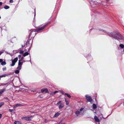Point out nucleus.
Returning a JSON list of instances; mask_svg holds the SVG:
<instances>
[{"mask_svg":"<svg viewBox=\"0 0 124 124\" xmlns=\"http://www.w3.org/2000/svg\"><path fill=\"white\" fill-rule=\"evenodd\" d=\"M107 33L109 36L118 40H122L123 39V36L118 31H114L112 32Z\"/></svg>","mask_w":124,"mask_h":124,"instance_id":"1","label":"nucleus"},{"mask_svg":"<svg viewBox=\"0 0 124 124\" xmlns=\"http://www.w3.org/2000/svg\"><path fill=\"white\" fill-rule=\"evenodd\" d=\"M47 23L46 24L44 25L42 27H40L38 28L35 29V32H39L40 31H42L44 29L46 26L49 23Z\"/></svg>","mask_w":124,"mask_h":124,"instance_id":"2","label":"nucleus"},{"mask_svg":"<svg viewBox=\"0 0 124 124\" xmlns=\"http://www.w3.org/2000/svg\"><path fill=\"white\" fill-rule=\"evenodd\" d=\"M83 109H80L79 110L76 111L75 114L77 116L80 115H83Z\"/></svg>","mask_w":124,"mask_h":124,"instance_id":"3","label":"nucleus"},{"mask_svg":"<svg viewBox=\"0 0 124 124\" xmlns=\"http://www.w3.org/2000/svg\"><path fill=\"white\" fill-rule=\"evenodd\" d=\"M35 31H31L28 37V38L29 39H31V38H33L36 35V33H35Z\"/></svg>","mask_w":124,"mask_h":124,"instance_id":"4","label":"nucleus"},{"mask_svg":"<svg viewBox=\"0 0 124 124\" xmlns=\"http://www.w3.org/2000/svg\"><path fill=\"white\" fill-rule=\"evenodd\" d=\"M18 60V58L17 57L15 58L13 60H11V61H12V63L11 64H10V66H14L15 65V63L17 62Z\"/></svg>","mask_w":124,"mask_h":124,"instance_id":"5","label":"nucleus"},{"mask_svg":"<svg viewBox=\"0 0 124 124\" xmlns=\"http://www.w3.org/2000/svg\"><path fill=\"white\" fill-rule=\"evenodd\" d=\"M85 97L86 98V99L88 102H91L92 101V99L91 97L90 96L87 94L85 95Z\"/></svg>","mask_w":124,"mask_h":124,"instance_id":"6","label":"nucleus"},{"mask_svg":"<svg viewBox=\"0 0 124 124\" xmlns=\"http://www.w3.org/2000/svg\"><path fill=\"white\" fill-rule=\"evenodd\" d=\"M33 116H31L30 117H22V119H24L25 120L28 121H30L31 120V118H32Z\"/></svg>","mask_w":124,"mask_h":124,"instance_id":"7","label":"nucleus"},{"mask_svg":"<svg viewBox=\"0 0 124 124\" xmlns=\"http://www.w3.org/2000/svg\"><path fill=\"white\" fill-rule=\"evenodd\" d=\"M41 91L42 93L45 92L46 93H48L49 92L47 88L43 89H41Z\"/></svg>","mask_w":124,"mask_h":124,"instance_id":"8","label":"nucleus"},{"mask_svg":"<svg viewBox=\"0 0 124 124\" xmlns=\"http://www.w3.org/2000/svg\"><path fill=\"white\" fill-rule=\"evenodd\" d=\"M21 106H23V105L21 103H18L15 104L13 107V108H16L17 107Z\"/></svg>","mask_w":124,"mask_h":124,"instance_id":"9","label":"nucleus"},{"mask_svg":"<svg viewBox=\"0 0 124 124\" xmlns=\"http://www.w3.org/2000/svg\"><path fill=\"white\" fill-rule=\"evenodd\" d=\"M94 119L96 122H99L100 121L99 119L96 115L94 117Z\"/></svg>","mask_w":124,"mask_h":124,"instance_id":"10","label":"nucleus"},{"mask_svg":"<svg viewBox=\"0 0 124 124\" xmlns=\"http://www.w3.org/2000/svg\"><path fill=\"white\" fill-rule=\"evenodd\" d=\"M31 40V39H29L28 38V39L27 40V42L25 44V45L26 46H29V45L30 44L29 43L30 41Z\"/></svg>","mask_w":124,"mask_h":124,"instance_id":"11","label":"nucleus"},{"mask_svg":"<svg viewBox=\"0 0 124 124\" xmlns=\"http://www.w3.org/2000/svg\"><path fill=\"white\" fill-rule=\"evenodd\" d=\"M21 61L20 60H19L18 61V65L22 66V65L23 63V62H21Z\"/></svg>","mask_w":124,"mask_h":124,"instance_id":"12","label":"nucleus"},{"mask_svg":"<svg viewBox=\"0 0 124 124\" xmlns=\"http://www.w3.org/2000/svg\"><path fill=\"white\" fill-rule=\"evenodd\" d=\"M60 115V113H58V112H57L54 115V117H57L59 115Z\"/></svg>","mask_w":124,"mask_h":124,"instance_id":"13","label":"nucleus"},{"mask_svg":"<svg viewBox=\"0 0 124 124\" xmlns=\"http://www.w3.org/2000/svg\"><path fill=\"white\" fill-rule=\"evenodd\" d=\"M8 75H9V74H3L2 75L0 76L1 78L3 77H5L6 76H8Z\"/></svg>","mask_w":124,"mask_h":124,"instance_id":"14","label":"nucleus"},{"mask_svg":"<svg viewBox=\"0 0 124 124\" xmlns=\"http://www.w3.org/2000/svg\"><path fill=\"white\" fill-rule=\"evenodd\" d=\"M64 94L66 95L67 97H68L69 98H70L71 97V95L68 93H65Z\"/></svg>","mask_w":124,"mask_h":124,"instance_id":"15","label":"nucleus"},{"mask_svg":"<svg viewBox=\"0 0 124 124\" xmlns=\"http://www.w3.org/2000/svg\"><path fill=\"white\" fill-rule=\"evenodd\" d=\"M29 53H28L27 52H26L24 53L23 54V56L24 57H25L26 56L28 55Z\"/></svg>","mask_w":124,"mask_h":124,"instance_id":"16","label":"nucleus"},{"mask_svg":"<svg viewBox=\"0 0 124 124\" xmlns=\"http://www.w3.org/2000/svg\"><path fill=\"white\" fill-rule=\"evenodd\" d=\"M63 106V104H62L61 103L60 105L59 106V108H62Z\"/></svg>","mask_w":124,"mask_h":124,"instance_id":"17","label":"nucleus"},{"mask_svg":"<svg viewBox=\"0 0 124 124\" xmlns=\"http://www.w3.org/2000/svg\"><path fill=\"white\" fill-rule=\"evenodd\" d=\"M93 108H96L97 106L95 104H93Z\"/></svg>","mask_w":124,"mask_h":124,"instance_id":"18","label":"nucleus"},{"mask_svg":"<svg viewBox=\"0 0 124 124\" xmlns=\"http://www.w3.org/2000/svg\"><path fill=\"white\" fill-rule=\"evenodd\" d=\"M15 109H9V111L12 113H14V111H15Z\"/></svg>","mask_w":124,"mask_h":124,"instance_id":"19","label":"nucleus"},{"mask_svg":"<svg viewBox=\"0 0 124 124\" xmlns=\"http://www.w3.org/2000/svg\"><path fill=\"white\" fill-rule=\"evenodd\" d=\"M21 67L22 66L18 65V66L17 68V69L19 70L21 69Z\"/></svg>","mask_w":124,"mask_h":124,"instance_id":"20","label":"nucleus"},{"mask_svg":"<svg viewBox=\"0 0 124 124\" xmlns=\"http://www.w3.org/2000/svg\"><path fill=\"white\" fill-rule=\"evenodd\" d=\"M9 8L10 7L9 6L7 5H6L4 7V8L5 9H9Z\"/></svg>","mask_w":124,"mask_h":124,"instance_id":"21","label":"nucleus"},{"mask_svg":"<svg viewBox=\"0 0 124 124\" xmlns=\"http://www.w3.org/2000/svg\"><path fill=\"white\" fill-rule=\"evenodd\" d=\"M6 64V63L5 62L2 61L1 62V64L2 65H4Z\"/></svg>","mask_w":124,"mask_h":124,"instance_id":"22","label":"nucleus"},{"mask_svg":"<svg viewBox=\"0 0 124 124\" xmlns=\"http://www.w3.org/2000/svg\"><path fill=\"white\" fill-rule=\"evenodd\" d=\"M6 90L5 89H3L1 90V91H0V92L1 94H2V93L4 92Z\"/></svg>","mask_w":124,"mask_h":124,"instance_id":"23","label":"nucleus"},{"mask_svg":"<svg viewBox=\"0 0 124 124\" xmlns=\"http://www.w3.org/2000/svg\"><path fill=\"white\" fill-rule=\"evenodd\" d=\"M15 72L16 74H18L19 72V70H16L15 71Z\"/></svg>","mask_w":124,"mask_h":124,"instance_id":"24","label":"nucleus"},{"mask_svg":"<svg viewBox=\"0 0 124 124\" xmlns=\"http://www.w3.org/2000/svg\"><path fill=\"white\" fill-rule=\"evenodd\" d=\"M65 101L66 102V104L68 105L69 104V101H67L66 98L65 99Z\"/></svg>","mask_w":124,"mask_h":124,"instance_id":"25","label":"nucleus"},{"mask_svg":"<svg viewBox=\"0 0 124 124\" xmlns=\"http://www.w3.org/2000/svg\"><path fill=\"white\" fill-rule=\"evenodd\" d=\"M15 124H21L20 122L19 121H15L14 122Z\"/></svg>","mask_w":124,"mask_h":124,"instance_id":"26","label":"nucleus"},{"mask_svg":"<svg viewBox=\"0 0 124 124\" xmlns=\"http://www.w3.org/2000/svg\"><path fill=\"white\" fill-rule=\"evenodd\" d=\"M119 46L122 48H123L124 47V45L123 44H120V45Z\"/></svg>","mask_w":124,"mask_h":124,"instance_id":"27","label":"nucleus"},{"mask_svg":"<svg viewBox=\"0 0 124 124\" xmlns=\"http://www.w3.org/2000/svg\"><path fill=\"white\" fill-rule=\"evenodd\" d=\"M24 51L23 50H21L19 52V53L21 54H22L23 53Z\"/></svg>","mask_w":124,"mask_h":124,"instance_id":"28","label":"nucleus"},{"mask_svg":"<svg viewBox=\"0 0 124 124\" xmlns=\"http://www.w3.org/2000/svg\"><path fill=\"white\" fill-rule=\"evenodd\" d=\"M96 109H91L92 111H93L94 113H96Z\"/></svg>","mask_w":124,"mask_h":124,"instance_id":"29","label":"nucleus"},{"mask_svg":"<svg viewBox=\"0 0 124 124\" xmlns=\"http://www.w3.org/2000/svg\"><path fill=\"white\" fill-rule=\"evenodd\" d=\"M4 104L3 102H1L0 103V108Z\"/></svg>","mask_w":124,"mask_h":124,"instance_id":"30","label":"nucleus"},{"mask_svg":"<svg viewBox=\"0 0 124 124\" xmlns=\"http://www.w3.org/2000/svg\"><path fill=\"white\" fill-rule=\"evenodd\" d=\"M61 101H60L58 102L57 104V105H59L60 104H61Z\"/></svg>","mask_w":124,"mask_h":124,"instance_id":"31","label":"nucleus"},{"mask_svg":"<svg viewBox=\"0 0 124 124\" xmlns=\"http://www.w3.org/2000/svg\"><path fill=\"white\" fill-rule=\"evenodd\" d=\"M6 69V67H4L2 68L3 70V71L5 70Z\"/></svg>","mask_w":124,"mask_h":124,"instance_id":"32","label":"nucleus"},{"mask_svg":"<svg viewBox=\"0 0 124 124\" xmlns=\"http://www.w3.org/2000/svg\"><path fill=\"white\" fill-rule=\"evenodd\" d=\"M58 92V91H54V94H55L56 93H57Z\"/></svg>","mask_w":124,"mask_h":124,"instance_id":"33","label":"nucleus"},{"mask_svg":"<svg viewBox=\"0 0 124 124\" xmlns=\"http://www.w3.org/2000/svg\"><path fill=\"white\" fill-rule=\"evenodd\" d=\"M9 2L10 3H12L13 2V0H9Z\"/></svg>","mask_w":124,"mask_h":124,"instance_id":"34","label":"nucleus"},{"mask_svg":"<svg viewBox=\"0 0 124 124\" xmlns=\"http://www.w3.org/2000/svg\"><path fill=\"white\" fill-rule=\"evenodd\" d=\"M23 59H24V57H21L20 60L21 61H22Z\"/></svg>","mask_w":124,"mask_h":124,"instance_id":"35","label":"nucleus"},{"mask_svg":"<svg viewBox=\"0 0 124 124\" xmlns=\"http://www.w3.org/2000/svg\"><path fill=\"white\" fill-rule=\"evenodd\" d=\"M61 93L62 94H64V92L62 91H60Z\"/></svg>","mask_w":124,"mask_h":124,"instance_id":"36","label":"nucleus"},{"mask_svg":"<svg viewBox=\"0 0 124 124\" xmlns=\"http://www.w3.org/2000/svg\"><path fill=\"white\" fill-rule=\"evenodd\" d=\"M18 57L19 58H20L21 57V55L20 54L18 55Z\"/></svg>","mask_w":124,"mask_h":124,"instance_id":"37","label":"nucleus"},{"mask_svg":"<svg viewBox=\"0 0 124 124\" xmlns=\"http://www.w3.org/2000/svg\"><path fill=\"white\" fill-rule=\"evenodd\" d=\"M3 4V3L2 2H0V6H1Z\"/></svg>","mask_w":124,"mask_h":124,"instance_id":"38","label":"nucleus"},{"mask_svg":"<svg viewBox=\"0 0 124 124\" xmlns=\"http://www.w3.org/2000/svg\"><path fill=\"white\" fill-rule=\"evenodd\" d=\"M3 52L2 51L0 52V55H1L3 53Z\"/></svg>","mask_w":124,"mask_h":124,"instance_id":"39","label":"nucleus"},{"mask_svg":"<svg viewBox=\"0 0 124 124\" xmlns=\"http://www.w3.org/2000/svg\"><path fill=\"white\" fill-rule=\"evenodd\" d=\"M3 60L1 59H0V63L1 62L3 61Z\"/></svg>","mask_w":124,"mask_h":124,"instance_id":"40","label":"nucleus"},{"mask_svg":"<svg viewBox=\"0 0 124 124\" xmlns=\"http://www.w3.org/2000/svg\"><path fill=\"white\" fill-rule=\"evenodd\" d=\"M25 44L24 45H22V48H23V47H24V46H25Z\"/></svg>","mask_w":124,"mask_h":124,"instance_id":"41","label":"nucleus"},{"mask_svg":"<svg viewBox=\"0 0 124 124\" xmlns=\"http://www.w3.org/2000/svg\"><path fill=\"white\" fill-rule=\"evenodd\" d=\"M2 115L1 114H0V119L1 117L2 116Z\"/></svg>","mask_w":124,"mask_h":124,"instance_id":"42","label":"nucleus"},{"mask_svg":"<svg viewBox=\"0 0 124 124\" xmlns=\"http://www.w3.org/2000/svg\"><path fill=\"white\" fill-rule=\"evenodd\" d=\"M102 31L103 32H106V31H105V30H103Z\"/></svg>","mask_w":124,"mask_h":124,"instance_id":"43","label":"nucleus"},{"mask_svg":"<svg viewBox=\"0 0 124 124\" xmlns=\"http://www.w3.org/2000/svg\"><path fill=\"white\" fill-rule=\"evenodd\" d=\"M8 83H6V84H3L4 85H6V84H7Z\"/></svg>","mask_w":124,"mask_h":124,"instance_id":"44","label":"nucleus"},{"mask_svg":"<svg viewBox=\"0 0 124 124\" xmlns=\"http://www.w3.org/2000/svg\"><path fill=\"white\" fill-rule=\"evenodd\" d=\"M25 61H23V62H24Z\"/></svg>","mask_w":124,"mask_h":124,"instance_id":"45","label":"nucleus"},{"mask_svg":"<svg viewBox=\"0 0 124 124\" xmlns=\"http://www.w3.org/2000/svg\"><path fill=\"white\" fill-rule=\"evenodd\" d=\"M81 108L82 109V108Z\"/></svg>","mask_w":124,"mask_h":124,"instance_id":"46","label":"nucleus"},{"mask_svg":"<svg viewBox=\"0 0 124 124\" xmlns=\"http://www.w3.org/2000/svg\"><path fill=\"white\" fill-rule=\"evenodd\" d=\"M109 115H108V116H107V117H108V116Z\"/></svg>","mask_w":124,"mask_h":124,"instance_id":"47","label":"nucleus"},{"mask_svg":"<svg viewBox=\"0 0 124 124\" xmlns=\"http://www.w3.org/2000/svg\"><path fill=\"white\" fill-rule=\"evenodd\" d=\"M123 51L124 52V50H123Z\"/></svg>","mask_w":124,"mask_h":124,"instance_id":"48","label":"nucleus"},{"mask_svg":"<svg viewBox=\"0 0 124 124\" xmlns=\"http://www.w3.org/2000/svg\"><path fill=\"white\" fill-rule=\"evenodd\" d=\"M95 100H96V98H95Z\"/></svg>","mask_w":124,"mask_h":124,"instance_id":"49","label":"nucleus"}]
</instances>
